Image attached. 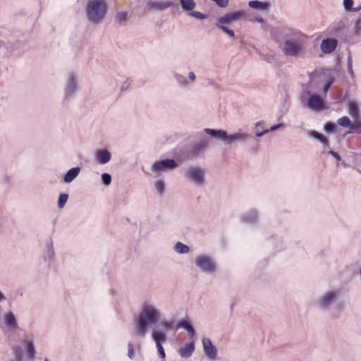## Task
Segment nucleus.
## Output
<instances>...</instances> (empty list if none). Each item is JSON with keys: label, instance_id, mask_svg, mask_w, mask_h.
Returning <instances> with one entry per match:
<instances>
[{"label": "nucleus", "instance_id": "obj_1", "mask_svg": "<svg viewBox=\"0 0 361 361\" xmlns=\"http://www.w3.org/2000/svg\"><path fill=\"white\" fill-rule=\"evenodd\" d=\"M280 49L287 57L295 59L304 56L307 46L304 35L296 30H288L283 35Z\"/></svg>", "mask_w": 361, "mask_h": 361}, {"label": "nucleus", "instance_id": "obj_2", "mask_svg": "<svg viewBox=\"0 0 361 361\" xmlns=\"http://www.w3.org/2000/svg\"><path fill=\"white\" fill-rule=\"evenodd\" d=\"M159 310L150 304H145L138 317L135 319V329L138 335L144 337L151 324L157 323L160 318Z\"/></svg>", "mask_w": 361, "mask_h": 361}, {"label": "nucleus", "instance_id": "obj_3", "mask_svg": "<svg viewBox=\"0 0 361 361\" xmlns=\"http://www.w3.org/2000/svg\"><path fill=\"white\" fill-rule=\"evenodd\" d=\"M107 4L105 0H88L86 6V18L93 24H99L105 18Z\"/></svg>", "mask_w": 361, "mask_h": 361}, {"label": "nucleus", "instance_id": "obj_4", "mask_svg": "<svg viewBox=\"0 0 361 361\" xmlns=\"http://www.w3.org/2000/svg\"><path fill=\"white\" fill-rule=\"evenodd\" d=\"M205 173V169L199 166H190L185 170L186 178L197 186H201L204 183Z\"/></svg>", "mask_w": 361, "mask_h": 361}, {"label": "nucleus", "instance_id": "obj_5", "mask_svg": "<svg viewBox=\"0 0 361 361\" xmlns=\"http://www.w3.org/2000/svg\"><path fill=\"white\" fill-rule=\"evenodd\" d=\"M195 265L203 272L213 273L216 270V264L212 257L200 255L195 260Z\"/></svg>", "mask_w": 361, "mask_h": 361}, {"label": "nucleus", "instance_id": "obj_6", "mask_svg": "<svg viewBox=\"0 0 361 361\" xmlns=\"http://www.w3.org/2000/svg\"><path fill=\"white\" fill-rule=\"evenodd\" d=\"M166 334L164 331H161L157 328L153 329L152 331V338L156 343L158 355L161 359H164L166 357L162 343L166 342Z\"/></svg>", "mask_w": 361, "mask_h": 361}, {"label": "nucleus", "instance_id": "obj_7", "mask_svg": "<svg viewBox=\"0 0 361 361\" xmlns=\"http://www.w3.org/2000/svg\"><path fill=\"white\" fill-rule=\"evenodd\" d=\"M177 166L178 164L174 159H166L155 161L152 166V171L155 173H160L167 170L174 169Z\"/></svg>", "mask_w": 361, "mask_h": 361}, {"label": "nucleus", "instance_id": "obj_8", "mask_svg": "<svg viewBox=\"0 0 361 361\" xmlns=\"http://www.w3.org/2000/svg\"><path fill=\"white\" fill-rule=\"evenodd\" d=\"M306 94L308 96L306 105L309 109L313 110H321L324 108V102L321 97L312 93L310 90H307Z\"/></svg>", "mask_w": 361, "mask_h": 361}, {"label": "nucleus", "instance_id": "obj_9", "mask_svg": "<svg viewBox=\"0 0 361 361\" xmlns=\"http://www.w3.org/2000/svg\"><path fill=\"white\" fill-rule=\"evenodd\" d=\"M245 16V11H238L233 13H228L222 16L217 21L216 23L223 25H229L234 21L240 20Z\"/></svg>", "mask_w": 361, "mask_h": 361}, {"label": "nucleus", "instance_id": "obj_10", "mask_svg": "<svg viewBox=\"0 0 361 361\" xmlns=\"http://www.w3.org/2000/svg\"><path fill=\"white\" fill-rule=\"evenodd\" d=\"M172 3L169 1L149 0L146 4L147 8L153 11H161L171 7Z\"/></svg>", "mask_w": 361, "mask_h": 361}, {"label": "nucleus", "instance_id": "obj_11", "mask_svg": "<svg viewBox=\"0 0 361 361\" xmlns=\"http://www.w3.org/2000/svg\"><path fill=\"white\" fill-rule=\"evenodd\" d=\"M338 40L334 38H326L322 40L320 48L323 53L331 54L337 47Z\"/></svg>", "mask_w": 361, "mask_h": 361}, {"label": "nucleus", "instance_id": "obj_12", "mask_svg": "<svg viewBox=\"0 0 361 361\" xmlns=\"http://www.w3.org/2000/svg\"><path fill=\"white\" fill-rule=\"evenodd\" d=\"M202 345L205 355L210 359H214L217 354V350L209 338L202 339Z\"/></svg>", "mask_w": 361, "mask_h": 361}, {"label": "nucleus", "instance_id": "obj_13", "mask_svg": "<svg viewBox=\"0 0 361 361\" xmlns=\"http://www.w3.org/2000/svg\"><path fill=\"white\" fill-rule=\"evenodd\" d=\"M249 137V135L246 133L242 132L241 130H239L238 132L228 135V139L226 144L231 145L236 142H245Z\"/></svg>", "mask_w": 361, "mask_h": 361}, {"label": "nucleus", "instance_id": "obj_14", "mask_svg": "<svg viewBox=\"0 0 361 361\" xmlns=\"http://www.w3.org/2000/svg\"><path fill=\"white\" fill-rule=\"evenodd\" d=\"M204 132L213 138L225 141L226 143L227 142L228 134L223 130L205 128Z\"/></svg>", "mask_w": 361, "mask_h": 361}, {"label": "nucleus", "instance_id": "obj_15", "mask_svg": "<svg viewBox=\"0 0 361 361\" xmlns=\"http://www.w3.org/2000/svg\"><path fill=\"white\" fill-rule=\"evenodd\" d=\"M77 89V77L71 73L68 75L67 85L65 90L66 96H71L75 92Z\"/></svg>", "mask_w": 361, "mask_h": 361}, {"label": "nucleus", "instance_id": "obj_16", "mask_svg": "<svg viewBox=\"0 0 361 361\" xmlns=\"http://www.w3.org/2000/svg\"><path fill=\"white\" fill-rule=\"evenodd\" d=\"M209 145V140L207 138L204 137L197 143H195L192 147V152L194 155L197 156L203 152Z\"/></svg>", "mask_w": 361, "mask_h": 361}, {"label": "nucleus", "instance_id": "obj_17", "mask_svg": "<svg viewBox=\"0 0 361 361\" xmlns=\"http://www.w3.org/2000/svg\"><path fill=\"white\" fill-rule=\"evenodd\" d=\"M195 350L194 343H186L183 347L178 349V354L182 358L190 357Z\"/></svg>", "mask_w": 361, "mask_h": 361}, {"label": "nucleus", "instance_id": "obj_18", "mask_svg": "<svg viewBox=\"0 0 361 361\" xmlns=\"http://www.w3.org/2000/svg\"><path fill=\"white\" fill-rule=\"evenodd\" d=\"M336 297V292L330 291L326 293L319 301V305L322 308H327L331 304Z\"/></svg>", "mask_w": 361, "mask_h": 361}, {"label": "nucleus", "instance_id": "obj_19", "mask_svg": "<svg viewBox=\"0 0 361 361\" xmlns=\"http://www.w3.org/2000/svg\"><path fill=\"white\" fill-rule=\"evenodd\" d=\"M177 326L186 330L190 338H193L195 334L194 327L189 320L182 319L177 322Z\"/></svg>", "mask_w": 361, "mask_h": 361}, {"label": "nucleus", "instance_id": "obj_20", "mask_svg": "<svg viewBox=\"0 0 361 361\" xmlns=\"http://www.w3.org/2000/svg\"><path fill=\"white\" fill-rule=\"evenodd\" d=\"M23 343L27 350V358L30 360H33L36 354V350L34 346L33 341L26 338L23 341Z\"/></svg>", "mask_w": 361, "mask_h": 361}, {"label": "nucleus", "instance_id": "obj_21", "mask_svg": "<svg viewBox=\"0 0 361 361\" xmlns=\"http://www.w3.org/2000/svg\"><path fill=\"white\" fill-rule=\"evenodd\" d=\"M97 159L100 164H105L111 159V153L106 149L99 150L97 153Z\"/></svg>", "mask_w": 361, "mask_h": 361}, {"label": "nucleus", "instance_id": "obj_22", "mask_svg": "<svg viewBox=\"0 0 361 361\" xmlns=\"http://www.w3.org/2000/svg\"><path fill=\"white\" fill-rule=\"evenodd\" d=\"M80 172V167H73L69 169L64 176V182L66 183L72 182L79 175Z\"/></svg>", "mask_w": 361, "mask_h": 361}, {"label": "nucleus", "instance_id": "obj_23", "mask_svg": "<svg viewBox=\"0 0 361 361\" xmlns=\"http://www.w3.org/2000/svg\"><path fill=\"white\" fill-rule=\"evenodd\" d=\"M348 110L353 119L360 118V111L357 102L350 101L348 104Z\"/></svg>", "mask_w": 361, "mask_h": 361}, {"label": "nucleus", "instance_id": "obj_24", "mask_svg": "<svg viewBox=\"0 0 361 361\" xmlns=\"http://www.w3.org/2000/svg\"><path fill=\"white\" fill-rule=\"evenodd\" d=\"M248 6L251 8L261 10V11L267 10L269 8V3L263 2V1H257V0L250 1L248 2Z\"/></svg>", "mask_w": 361, "mask_h": 361}, {"label": "nucleus", "instance_id": "obj_25", "mask_svg": "<svg viewBox=\"0 0 361 361\" xmlns=\"http://www.w3.org/2000/svg\"><path fill=\"white\" fill-rule=\"evenodd\" d=\"M5 324L11 329H16L18 327L16 319L12 312H8L5 316Z\"/></svg>", "mask_w": 361, "mask_h": 361}, {"label": "nucleus", "instance_id": "obj_26", "mask_svg": "<svg viewBox=\"0 0 361 361\" xmlns=\"http://www.w3.org/2000/svg\"><path fill=\"white\" fill-rule=\"evenodd\" d=\"M180 4L183 10L185 11H192L196 6L193 0H180Z\"/></svg>", "mask_w": 361, "mask_h": 361}, {"label": "nucleus", "instance_id": "obj_27", "mask_svg": "<svg viewBox=\"0 0 361 361\" xmlns=\"http://www.w3.org/2000/svg\"><path fill=\"white\" fill-rule=\"evenodd\" d=\"M353 122L351 123L350 128H352L351 131H349V133H355L357 134H361V119L360 118L353 119Z\"/></svg>", "mask_w": 361, "mask_h": 361}, {"label": "nucleus", "instance_id": "obj_28", "mask_svg": "<svg viewBox=\"0 0 361 361\" xmlns=\"http://www.w3.org/2000/svg\"><path fill=\"white\" fill-rule=\"evenodd\" d=\"M174 250L179 254H187L190 252V247L180 242H178L175 244Z\"/></svg>", "mask_w": 361, "mask_h": 361}, {"label": "nucleus", "instance_id": "obj_29", "mask_svg": "<svg viewBox=\"0 0 361 361\" xmlns=\"http://www.w3.org/2000/svg\"><path fill=\"white\" fill-rule=\"evenodd\" d=\"M353 0H343V6L346 11L348 12H355L361 10V6L355 8L353 7Z\"/></svg>", "mask_w": 361, "mask_h": 361}, {"label": "nucleus", "instance_id": "obj_30", "mask_svg": "<svg viewBox=\"0 0 361 361\" xmlns=\"http://www.w3.org/2000/svg\"><path fill=\"white\" fill-rule=\"evenodd\" d=\"M310 135L318 140H319L322 143H323L325 146L329 145L328 140L322 135L319 134L315 130H312L310 133Z\"/></svg>", "mask_w": 361, "mask_h": 361}, {"label": "nucleus", "instance_id": "obj_31", "mask_svg": "<svg viewBox=\"0 0 361 361\" xmlns=\"http://www.w3.org/2000/svg\"><path fill=\"white\" fill-rule=\"evenodd\" d=\"M257 219V213L255 211H252L247 214L242 216V220L245 223H254Z\"/></svg>", "mask_w": 361, "mask_h": 361}, {"label": "nucleus", "instance_id": "obj_32", "mask_svg": "<svg viewBox=\"0 0 361 361\" xmlns=\"http://www.w3.org/2000/svg\"><path fill=\"white\" fill-rule=\"evenodd\" d=\"M351 123L348 116H343L337 121V123L342 127H350Z\"/></svg>", "mask_w": 361, "mask_h": 361}, {"label": "nucleus", "instance_id": "obj_33", "mask_svg": "<svg viewBox=\"0 0 361 361\" xmlns=\"http://www.w3.org/2000/svg\"><path fill=\"white\" fill-rule=\"evenodd\" d=\"M68 199V195L66 193H61L60 194L58 200V207L59 208L61 209L64 207L65 204L66 203L67 200Z\"/></svg>", "mask_w": 361, "mask_h": 361}, {"label": "nucleus", "instance_id": "obj_34", "mask_svg": "<svg viewBox=\"0 0 361 361\" xmlns=\"http://www.w3.org/2000/svg\"><path fill=\"white\" fill-rule=\"evenodd\" d=\"M216 25L220 28L222 31L226 33L231 37H235V33L233 30L229 29L225 25L216 23Z\"/></svg>", "mask_w": 361, "mask_h": 361}, {"label": "nucleus", "instance_id": "obj_35", "mask_svg": "<svg viewBox=\"0 0 361 361\" xmlns=\"http://www.w3.org/2000/svg\"><path fill=\"white\" fill-rule=\"evenodd\" d=\"M13 352L15 355V358L13 360L22 361V351L20 346H14L13 348Z\"/></svg>", "mask_w": 361, "mask_h": 361}, {"label": "nucleus", "instance_id": "obj_36", "mask_svg": "<svg viewBox=\"0 0 361 361\" xmlns=\"http://www.w3.org/2000/svg\"><path fill=\"white\" fill-rule=\"evenodd\" d=\"M161 326L163 329L165 331L172 329L173 328V322L171 320H163L161 322Z\"/></svg>", "mask_w": 361, "mask_h": 361}, {"label": "nucleus", "instance_id": "obj_37", "mask_svg": "<svg viewBox=\"0 0 361 361\" xmlns=\"http://www.w3.org/2000/svg\"><path fill=\"white\" fill-rule=\"evenodd\" d=\"M102 180L104 185H109L111 182V176L109 173H103L102 175Z\"/></svg>", "mask_w": 361, "mask_h": 361}, {"label": "nucleus", "instance_id": "obj_38", "mask_svg": "<svg viewBox=\"0 0 361 361\" xmlns=\"http://www.w3.org/2000/svg\"><path fill=\"white\" fill-rule=\"evenodd\" d=\"M155 188L156 190L162 193L165 188V185L163 180H159L155 183Z\"/></svg>", "mask_w": 361, "mask_h": 361}, {"label": "nucleus", "instance_id": "obj_39", "mask_svg": "<svg viewBox=\"0 0 361 361\" xmlns=\"http://www.w3.org/2000/svg\"><path fill=\"white\" fill-rule=\"evenodd\" d=\"M336 124L333 122H327L324 126V129L326 131L329 133H334L336 129Z\"/></svg>", "mask_w": 361, "mask_h": 361}, {"label": "nucleus", "instance_id": "obj_40", "mask_svg": "<svg viewBox=\"0 0 361 361\" xmlns=\"http://www.w3.org/2000/svg\"><path fill=\"white\" fill-rule=\"evenodd\" d=\"M189 15L197 19L203 20L206 19L207 16L199 11H191Z\"/></svg>", "mask_w": 361, "mask_h": 361}, {"label": "nucleus", "instance_id": "obj_41", "mask_svg": "<svg viewBox=\"0 0 361 361\" xmlns=\"http://www.w3.org/2000/svg\"><path fill=\"white\" fill-rule=\"evenodd\" d=\"M175 78L176 80L181 85H185L188 83L187 80L185 77L180 74H175Z\"/></svg>", "mask_w": 361, "mask_h": 361}, {"label": "nucleus", "instance_id": "obj_42", "mask_svg": "<svg viewBox=\"0 0 361 361\" xmlns=\"http://www.w3.org/2000/svg\"><path fill=\"white\" fill-rule=\"evenodd\" d=\"M215 2L217 6L221 8H224L227 6L228 4V0H212Z\"/></svg>", "mask_w": 361, "mask_h": 361}, {"label": "nucleus", "instance_id": "obj_43", "mask_svg": "<svg viewBox=\"0 0 361 361\" xmlns=\"http://www.w3.org/2000/svg\"><path fill=\"white\" fill-rule=\"evenodd\" d=\"M134 355V347L133 345L130 343H128V356L130 359H133Z\"/></svg>", "mask_w": 361, "mask_h": 361}, {"label": "nucleus", "instance_id": "obj_44", "mask_svg": "<svg viewBox=\"0 0 361 361\" xmlns=\"http://www.w3.org/2000/svg\"><path fill=\"white\" fill-rule=\"evenodd\" d=\"M331 85V81H328L325 83L324 85L323 90H324V94H326V92L329 90Z\"/></svg>", "mask_w": 361, "mask_h": 361}, {"label": "nucleus", "instance_id": "obj_45", "mask_svg": "<svg viewBox=\"0 0 361 361\" xmlns=\"http://www.w3.org/2000/svg\"><path fill=\"white\" fill-rule=\"evenodd\" d=\"M329 154H331L337 161H340L341 159L340 155L334 151L330 150Z\"/></svg>", "mask_w": 361, "mask_h": 361}, {"label": "nucleus", "instance_id": "obj_46", "mask_svg": "<svg viewBox=\"0 0 361 361\" xmlns=\"http://www.w3.org/2000/svg\"><path fill=\"white\" fill-rule=\"evenodd\" d=\"M269 129H266V130H262V131H259V130H257V131L256 132V136H257V137H262V135H264L267 134V133H269Z\"/></svg>", "mask_w": 361, "mask_h": 361}, {"label": "nucleus", "instance_id": "obj_47", "mask_svg": "<svg viewBox=\"0 0 361 361\" xmlns=\"http://www.w3.org/2000/svg\"><path fill=\"white\" fill-rule=\"evenodd\" d=\"M356 30L357 33L361 32V16L356 23Z\"/></svg>", "mask_w": 361, "mask_h": 361}, {"label": "nucleus", "instance_id": "obj_48", "mask_svg": "<svg viewBox=\"0 0 361 361\" xmlns=\"http://www.w3.org/2000/svg\"><path fill=\"white\" fill-rule=\"evenodd\" d=\"M127 16H128L127 12H122V13H119V15H118V17L121 20H126Z\"/></svg>", "mask_w": 361, "mask_h": 361}, {"label": "nucleus", "instance_id": "obj_49", "mask_svg": "<svg viewBox=\"0 0 361 361\" xmlns=\"http://www.w3.org/2000/svg\"><path fill=\"white\" fill-rule=\"evenodd\" d=\"M283 126V123H278L276 125H274V126H271L270 128V129H269V131H274V130H278L279 128H280Z\"/></svg>", "mask_w": 361, "mask_h": 361}, {"label": "nucleus", "instance_id": "obj_50", "mask_svg": "<svg viewBox=\"0 0 361 361\" xmlns=\"http://www.w3.org/2000/svg\"><path fill=\"white\" fill-rule=\"evenodd\" d=\"M188 78L190 80H195L196 77H195V75L193 72H190L189 74H188Z\"/></svg>", "mask_w": 361, "mask_h": 361}, {"label": "nucleus", "instance_id": "obj_51", "mask_svg": "<svg viewBox=\"0 0 361 361\" xmlns=\"http://www.w3.org/2000/svg\"><path fill=\"white\" fill-rule=\"evenodd\" d=\"M348 71L351 75L352 78L354 77V71L353 70V66H348Z\"/></svg>", "mask_w": 361, "mask_h": 361}, {"label": "nucleus", "instance_id": "obj_52", "mask_svg": "<svg viewBox=\"0 0 361 361\" xmlns=\"http://www.w3.org/2000/svg\"><path fill=\"white\" fill-rule=\"evenodd\" d=\"M348 66H353V60L351 56L348 58Z\"/></svg>", "mask_w": 361, "mask_h": 361}, {"label": "nucleus", "instance_id": "obj_53", "mask_svg": "<svg viewBox=\"0 0 361 361\" xmlns=\"http://www.w3.org/2000/svg\"><path fill=\"white\" fill-rule=\"evenodd\" d=\"M256 20H257V22H259V23H262L264 22V20L263 18H262V17H257V18H256Z\"/></svg>", "mask_w": 361, "mask_h": 361}, {"label": "nucleus", "instance_id": "obj_54", "mask_svg": "<svg viewBox=\"0 0 361 361\" xmlns=\"http://www.w3.org/2000/svg\"><path fill=\"white\" fill-rule=\"evenodd\" d=\"M262 124V121H259L258 123H257L256 124V128H258L260 125Z\"/></svg>", "mask_w": 361, "mask_h": 361}, {"label": "nucleus", "instance_id": "obj_55", "mask_svg": "<svg viewBox=\"0 0 361 361\" xmlns=\"http://www.w3.org/2000/svg\"><path fill=\"white\" fill-rule=\"evenodd\" d=\"M49 252H50V256H49V257L51 258V255H53V251H52V250H49Z\"/></svg>", "mask_w": 361, "mask_h": 361}, {"label": "nucleus", "instance_id": "obj_56", "mask_svg": "<svg viewBox=\"0 0 361 361\" xmlns=\"http://www.w3.org/2000/svg\"><path fill=\"white\" fill-rule=\"evenodd\" d=\"M312 82H310V88H312Z\"/></svg>", "mask_w": 361, "mask_h": 361}, {"label": "nucleus", "instance_id": "obj_57", "mask_svg": "<svg viewBox=\"0 0 361 361\" xmlns=\"http://www.w3.org/2000/svg\"><path fill=\"white\" fill-rule=\"evenodd\" d=\"M44 361H49V360L47 358H45Z\"/></svg>", "mask_w": 361, "mask_h": 361}]
</instances>
